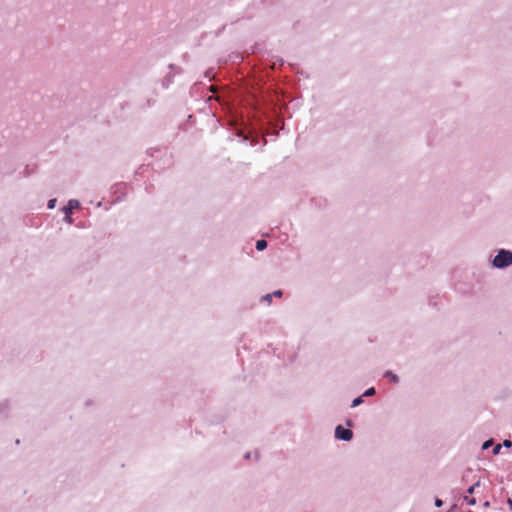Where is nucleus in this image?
<instances>
[{
	"instance_id": "obj_6",
	"label": "nucleus",
	"mask_w": 512,
	"mask_h": 512,
	"mask_svg": "<svg viewBox=\"0 0 512 512\" xmlns=\"http://www.w3.org/2000/svg\"><path fill=\"white\" fill-rule=\"evenodd\" d=\"M480 485V481H477L475 484H473L469 489H468V494H473L475 492V489Z\"/></svg>"
},
{
	"instance_id": "obj_12",
	"label": "nucleus",
	"mask_w": 512,
	"mask_h": 512,
	"mask_svg": "<svg viewBox=\"0 0 512 512\" xmlns=\"http://www.w3.org/2000/svg\"><path fill=\"white\" fill-rule=\"evenodd\" d=\"M271 299H272V294H267L263 297V300H266L268 302H271Z\"/></svg>"
},
{
	"instance_id": "obj_5",
	"label": "nucleus",
	"mask_w": 512,
	"mask_h": 512,
	"mask_svg": "<svg viewBox=\"0 0 512 512\" xmlns=\"http://www.w3.org/2000/svg\"><path fill=\"white\" fill-rule=\"evenodd\" d=\"M385 376L390 377V378H391V380H392L394 383H397V382H398V380H399L397 375H395V374H393L392 372H389V371H388V372H386Z\"/></svg>"
},
{
	"instance_id": "obj_11",
	"label": "nucleus",
	"mask_w": 512,
	"mask_h": 512,
	"mask_svg": "<svg viewBox=\"0 0 512 512\" xmlns=\"http://www.w3.org/2000/svg\"><path fill=\"white\" fill-rule=\"evenodd\" d=\"M500 449H501V445H496V446L494 447V449H493V453H494V454H498V453H499V451H500Z\"/></svg>"
},
{
	"instance_id": "obj_4",
	"label": "nucleus",
	"mask_w": 512,
	"mask_h": 512,
	"mask_svg": "<svg viewBox=\"0 0 512 512\" xmlns=\"http://www.w3.org/2000/svg\"><path fill=\"white\" fill-rule=\"evenodd\" d=\"M463 501H465L469 505H475L476 504V499L473 498V497H470L468 495L463 497Z\"/></svg>"
},
{
	"instance_id": "obj_10",
	"label": "nucleus",
	"mask_w": 512,
	"mask_h": 512,
	"mask_svg": "<svg viewBox=\"0 0 512 512\" xmlns=\"http://www.w3.org/2000/svg\"><path fill=\"white\" fill-rule=\"evenodd\" d=\"M55 202H56V200H55V199L50 200V201L48 202V208H50V209L54 208V206H55Z\"/></svg>"
},
{
	"instance_id": "obj_7",
	"label": "nucleus",
	"mask_w": 512,
	"mask_h": 512,
	"mask_svg": "<svg viewBox=\"0 0 512 512\" xmlns=\"http://www.w3.org/2000/svg\"><path fill=\"white\" fill-rule=\"evenodd\" d=\"M374 394H375V389H374L373 387H371V388L367 389V390L364 392L363 396H372V395H374Z\"/></svg>"
},
{
	"instance_id": "obj_3",
	"label": "nucleus",
	"mask_w": 512,
	"mask_h": 512,
	"mask_svg": "<svg viewBox=\"0 0 512 512\" xmlns=\"http://www.w3.org/2000/svg\"><path fill=\"white\" fill-rule=\"evenodd\" d=\"M267 247V242L263 239L256 242V249L259 251L264 250Z\"/></svg>"
},
{
	"instance_id": "obj_9",
	"label": "nucleus",
	"mask_w": 512,
	"mask_h": 512,
	"mask_svg": "<svg viewBox=\"0 0 512 512\" xmlns=\"http://www.w3.org/2000/svg\"><path fill=\"white\" fill-rule=\"evenodd\" d=\"M361 402H362V398L361 397H358V398L354 399L353 402H352V407L358 406Z\"/></svg>"
},
{
	"instance_id": "obj_8",
	"label": "nucleus",
	"mask_w": 512,
	"mask_h": 512,
	"mask_svg": "<svg viewBox=\"0 0 512 512\" xmlns=\"http://www.w3.org/2000/svg\"><path fill=\"white\" fill-rule=\"evenodd\" d=\"M79 206V202L78 201H75V200H71L69 202V210L73 209V208H76Z\"/></svg>"
},
{
	"instance_id": "obj_15",
	"label": "nucleus",
	"mask_w": 512,
	"mask_h": 512,
	"mask_svg": "<svg viewBox=\"0 0 512 512\" xmlns=\"http://www.w3.org/2000/svg\"><path fill=\"white\" fill-rule=\"evenodd\" d=\"M442 504H443L442 500H440V499H436V500H435V505H436L437 507L442 506Z\"/></svg>"
},
{
	"instance_id": "obj_17",
	"label": "nucleus",
	"mask_w": 512,
	"mask_h": 512,
	"mask_svg": "<svg viewBox=\"0 0 512 512\" xmlns=\"http://www.w3.org/2000/svg\"><path fill=\"white\" fill-rule=\"evenodd\" d=\"M484 506L488 507V506H489V502H488V501H486V502L484 503Z\"/></svg>"
},
{
	"instance_id": "obj_2",
	"label": "nucleus",
	"mask_w": 512,
	"mask_h": 512,
	"mask_svg": "<svg viewBox=\"0 0 512 512\" xmlns=\"http://www.w3.org/2000/svg\"><path fill=\"white\" fill-rule=\"evenodd\" d=\"M335 436L338 439L349 441L352 439L353 433L350 429H345L341 425H339L335 429Z\"/></svg>"
},
{
	"instance_id": "obj_18",
	"label": "nucleus",
	"mask_w": 512,
	"mask_h": 512,
	"mask_svg": "<svg viewBox=\"0 0 512 512\" xmlns=\"http://www.w3.org/2000/svg\"><path fill=\"white\" fill-rule=\"evenodd\" d=\"M508 503L510 504V506L512 508V500H509Z\"/></svg>"
},
{
	"instance_id": "obj_16",
	"label": "nucleus",
	"mask_w": 512,
	"mask_h": 512,
	"mask_svg": "<svg viewBox=\"0 0 512 512\" xmlns=\"http://www.w3.org/2000/svg\"><path fill=\"white\" fill-rule=\"evenodd\" d=\"M488 446H490V441L485 442L483 448L486 449L488 448Z\"/></svg>"
},
{
	"instance_id": "obj_13",
	"label": "nucleus",
	"mask_w": 512,
	"mask_h": 512,
	"mask_svg": "<svg viewBox=\"0 0 512 512\" xmlns=\"http://www.w3.org/2000/svg\"><path fill=\"white\" fill-rule=\"evenodd\" d=\"M503 445H504L505 447H511V446H512V442H511L510 440H505V441L503 442Z\"/></svg>"
},
{
	"instance_id": "obj_14",
	"label": "nucleus",
	"mask_w": 512,
	"mask_h": 512,
	"mask_svg": "<svg viewBox=\"0 0 512 512\" xmlns=\"http://www.w3.org/2000/svg\"><path fill=\"white\" fill-rule=\"evenodd\" d=\"M276 296V297H281L282 296V291L278 290V291H275L272 296Z\"/></svg>"
},
{
	"instance_id": "obj_1",
	"label": "nucleus",
	"mask_w": 512,
	"mask_h": 512,
	"mask_svg": "<svg viewBox=\"0 0 512 512\" xmlns=\"http://www.w3.org/2000/svg\"><path fill=\"white\" fill-rule=\"evenodd\" d=\"M512 264V252L500 250L493 260V265L497 268H504Z\"/></svg>"
}]
</instances>
